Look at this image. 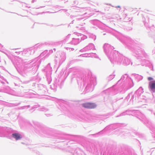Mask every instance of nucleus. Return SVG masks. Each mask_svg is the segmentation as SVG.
<instances>
[{"mask_svg":"<svg viewBox=\"0 0 155 155\" xmlns=\"http://www.w3.org/2000/svg\"><path fill=\"white\" fill-rule=\"evenodd\" d=\"M13 137L15 138L16 140H18L21 138V135L19 134L15 133L12 134Z\"/></svg>","mask_w":155,"mask_h":155,"instance_id":"nucleus-3","label":"nucleus"},{"mask_svg":"<svg viewBox=\"0 0 155 155\" xmlns=\"http://www.w3.org/2000/svg\"><path fill=\"white\" fill-rule=\"evenodd\" d=\"M153 79V78L152 77H149L148 78V80L149 81H150L151 80H152Z\"/></svg>","mask_w":155,"mask_h":155,"instance_id":"nucleus-4","label":"nucleus"},{"mask_svg":"<svg viewBox=\"0 0 155 155\" xmlns=\"http://www.w3.org/2000/svg\"><path fill=\"white\" fill-rule=\"evenodd\" d=\"M149 87L153 92H155V81H150L149 82Z\"/></svg>","mask_w":155,"mask_h":155,"instance_id":"nucleus-2","label":"nucleus"},{"mask_svg":"<svg viewBox=\"0 0 155 155\" xmlns=\"http://www.w3.org/2000/svg\"><path fill=\"white\" fill-rule=\"evenodd\" d=\"M83 106L86 108L93 109L96 107V105L94 103L87 102L82 104Z\"/></svg>","mask_w":155,"mask_h":155,"instance_id":"nucleus-1","label":"nucleus"}]
</instances>
